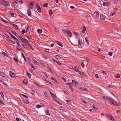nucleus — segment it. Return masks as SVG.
<instances>
[{"mask_svg":"<svg viewBox=\"0 0 121 121\" xmlns=\"http://www.w3.org/2000/svg\"><path fill=\"white\" fill-rule=\"evenodd\" d=\"M94 15L95 17H98L99 16V15L98 13L96 11L94 12Z\"/></svg>","mask_w":121,"mask_h":121,"instance_id":"6","label":"nucleus"},{"mask_svg":"<svg viewBox=\"0 0 121 121\" xmlns=\"http://www.w3.org/2000/svg\"><path fill=\"white\" fill-rule=\"evenodd\" d=\"M23 82L25 84H26L27 83V81L25 79L23 81Z\"/></svg>","mask_w":121,"mask_h":121,"instance_id":"34","label":"nucleus"},{"mask_svg":"<svg viewBox=\"0 0 121 121\" xmlns=\"http://www.w3.org/2000/svg\"><path fill=\"white\" fill-rule=\"evenodd\" d=\"M60 109L61 110H63L65 111V110L64 108L62 107H59Z\"/></svg>","mask_w":121,"mask_h":121,"instance_id":"35","label":"nucleus"},{"mask_svg":"<svg viewBox=\"0 0 121 121\" xmlns=\"http://www.w3.org/2000/svg\"><path fill=\"white\" fill-rule=\"evenodd\" d=\"M4 105V102L3 101L0 99V105L3 106Z\"/></svg>","mask_w":121,"mask_h":121,"instance_id":"26","label":"nucleus"},{"mask_svg":"<svg viewBox=\"0 0 121 121\" xmlns=\"http://www.w3.org/2000/svg\"><path fill=\"white\" fill-rule=\"evenodd\" d=\"M63 91L64 92V93H65V95H66V94L67 95H68V93L67 91H65V90Z\"/></svg>","mask_w":121,"mask_h":121,"instance_id":"37","label":"nucleus"},{"mask_svg":"<svg viewBox=\"0 0 121 121\" xmlns=\"http://www.w3.org/2000/svg\"><path fill=\"white\" fill-rule=\"evenodd\" d=\"M27 14L29 16H30L31 15V11L30 10V9H28L27 10Z\"/></svg>","mask_w":121,"mask_h":121,"instance_id":"16","label":"nucleus"},{"mask_svg":"<svg viewBox=\"0 0 121 121\" xmlns=\"http://www.w3.org/2000/svg\"><path fill=\"white\" fill-rule=\"evenodd\" d=\"M24 40H25V41H26V42H27V43H30L29 41H28V40H27L26 39H24Z\"/></svg>","mask_w":121,"mask_h":121,"instance_id":"62","label":"nucleus"},{"mask_svg":"<svg viewBox=\"0 0 121 121\" xmlns=\"http://www.w3.org/2000/svg\"><path fill=\"white\" fill-rule=\"evenodd\" d=\"M100 19L102 20H105V17L102 15H100Z\"/></svg>","mask_w":121,"mask_h":121,"instance_id":"15","label":"nucleus"},{"mask_svg":"<svg viewBox=\"0 0 121 121\" xmlns=\"http://www.w3.org/2000/svg\"><path fill=\"white\" fill-rule=\"evenodd\" d=\"M72 83L75 84L77 86L78 85V83L77 82L74 80H73L72 81Z\"/></svg>","mask_w":121,"mask_h":121,"instance_id":"21","label":"nucleus"},{"mask_svg":"<svg viewBox=\"0 0 121 121\" xmlns=\"http://www.w3.org/2000/svg\"><path fill=\"white\" fill-rule=\"evenodd\" d=\"M28 46L32 50H34V49L32 47L31 45L29 44H28Z\"/></svg>","mask_w":121,"mask_h":121,"instance_id":"33","label":"nucleus"},{"mask_svg":"<svg viewBox=\"0 0 121 121\" xmlns=\"http://www.w3.org/2000/svg\"><path fill=\"white\" fill-rule=\"evenodd\" d=\"M80 90L82 91H86V89L84 87L81 88Z\"/></svg>","mask_w":121,"mask_h":121,"instance_id":"24","label":"nucleus"},{"mask_svg":"<svg viewBox=\"0 0 121 121\" xmlns=\"http://www.w3.org/2000/svg\"><path fill=\"white\" fill-rule=\"evenodd\" d=\"M12 37V38L14 39H15L16 37L14 36H13V35L12 34H11L10 35Z\"/></svg>","mask_w":121,"mask_h":121,"instance_id":"50","label":"nucleus"},{"mask_svg":"<svg viewBox=\"0 0 121 121\" xmlns=\"http://www.w3.org/2000/svg\"><path fill=\"white\" fill-rule=\"evenodd\" d=\"M87 38L86 37L85 38V42L87 43V45H89V43L88 41L87 40Z\"/></svg>","mask_w":121,"mask_h":121,"instance_id":"27","label":"nucleus"},{"mask_svg":"<svg viewBox=\"0 0 121 121\" xmlns=\"http://www.w3.org/2000/svg\"><path fill=\"white\" fill-rule=\"evenodd\" d=\"M33 60L37 64L38 63V62L37 61L35 60L34 59H33Z\"/></svg>","mask_w":121,"mask_h":121,"instance_id":"61","label":"nucleus"},{"mask_svg":"<svg viewBox=\"0 0 121 121\" xmlns=\"http://www.w3.org/2000/svg\"><path fill=\"white\" fill-rule=\"evenodd\" d=\"M56 43L59 45L61 47H63V45L62 44L58 41H56Z\"/></svg>","mask_w":121,"mask_h":121,"instance_id":"20","label":"nucleus"},{"mask_svg":"<svg viewBox=\"0 0 121 121\" xmlns=\"http://www.w3.org/2000/svg\"><path fill=\"white\" fill-rule=\"evenodd\" d=\"M68 32V33H67V36L69 37H71L72 35V34L71 31L69 30Z\"/></svg>","mask_w":121,"mask_h":121,"instance_id":"5","label":"nucleus"},{"mask_svg":"<svg viewBox=\"0 0 121 121\" xmlns=\"http://www.w3.org/2000/svg\"><path fill=\"white\" fill-rule=\"evenodd\" d=\"M35 6L37 8V9L38 12L39 13H41V9L38 4L36 3Z\"/></svg>","mask_w":121,"mask_h":121,"instance_id":"3","label":"nucleus"},{"mask_svg":"<svg viewBox=\"0 0 121 121\" xmlns=\"http://www.w3.org/2000/svg\"><path fill=\"white\" fill-rule=\"evenodd\" d=\"M30 6H32L34 4L32 2H31L30 3Z\"/></svg>","mask_w":121,"mask_h":121,"instance_id":"64","label":"nucleus"},{"mask_svg":"<svg viewBox=\"0 0 121 121\" xmlns=\"http://www.w3.org/2000/svg\"><path fill=\"white\" fill-rule=\"evenodd\" d=\"M69 30L67 29H64L62 30V31L63 32V33H64L67 34V33H68V30Z\"/></svg>","mask_w":121,"mask_h":121,"instance_id":"9","label":"nucleus"},{"mask_svg":"<svg viewBox=\"0 0 121 121\" xmlns=\"http://www.w3.org/2000/svg\"><path fill=\"white\" fill-rule=\"evenodd\" d=\"M9 74L11 77H14L16 75L15 74L13 73L11 71L10 72H9Z\"/></svg>","mask_w":121,"mask_h":121,"instance_id":"12","label":"nucleus"},{"mask_svg":"<svg viewBox=\"0 0 121 121\" xmlns=\"http://www.w3.org/2000/svg\"><path fill=\"white\" fill-rule=\"evenodd\" d=\"M24 102L25 103L27 104H28L29 103V101L28 100L26 99H24Z\"/></svg>","mask_w":121,"mask_h":121,"instance_id":"29","label":"nucleus"},{"mask_svg":"<svg viewBox=\"0 0 121 121\" xmlns=\"http://www.w3.org/2000/svg\"><path fill=\"white\" fill-rule=\"evenodd\" d=\"M30 64L31 65V67L32 68H33L34 69H35V68L34 67V65L33 64Z\"/></svg>","mask_w":121,"mask_h":121,"instance_id":"57","label":"nucleus"},{"mask_svg":"<svg viewBox=\"0 0 121 121\" xmlns=\"http://www.w3.org/2000/svg\"><path fill=\"white\" fill-rule=\"evenodd\" d=\"M95 76L97 78L98 77V75L97 74H95Z\"/></svg>","mask_w":121,"mask_h":121,"instance_id":"60","label":"nucleus"},{"mask_svg":"<svg viewBox=\"0 0 121 121\" xmlns=\"http://www.w3.org/2000/svg\"><path fill=\"white\" fill-rule=\"evenodd\" d=\"M36 107H37V108H40L41 107V106L40 105H36Z\"/></svg>","mask_w":121,"mask_h":121,"instance_id":"51","label":"nucleus"},{"mask_svg":"<svg viewBox=\"0 0 121 121\" xmlns=\"http://www.w3.org/2000/svg\"><path fill=\"white\" fill-rule=\"evenodd\" d=\"M49 14L50 16H52V10H50L49 11Z\"/></svg>","mask_w":121,"mask_h":121,"instance_id":"30","label":"nucleus"},{"mask_svg":"<svg viewBox=\"0 0 121 121\" xmlns=\"http://www.w3.org/2000/svg\"><path fill=\"white\" fill-rule=\"evenodd\" d=\"M29 26H28L27 28L26 29V31L27 32L29 30Z\"/></svg>","mask_w":121,"mask_h":121,"instance_id":"54","label":"nucleus"},{"mask_svg":"<svg viewBox=\"0 0 121 121\" xmlns=\"http://www.w3.org/2000/svg\"><path fill=\"white\" fill-rule=\"evenodd\" d=\"M37 32L38 33L41 34L42 32V30L41 29H38L37 30Z\"/></svg>","mask_w":121,"mask_h":121,"instance_id":"25","label":"nucleus"},{"mask_svg":"<svg viewBox=\"0 0 121 121\" xmlns=\"http://www.w3.org/2000/svg\"><path fill=\"white\" fill-rule=\"evenodd\" d=\"M0 94L1 95V96H2V98L3 99H4V95H3V93L2 92H1L0 93Z\"/></svg>","mask_w":121,"mask_h":121,"instance_id":"45","label":"nucleus"},{"mask_svg":"<svg viewBox=\"0 0 121 121\" xmlns=\"http://www.w3.org/2000/svg\"><path fill=\"white\" fill-rule=\"evenodd\" d=\"M78 72L80 75H82L85 76H87V75L86 74V73H85L84 72H81L79 71Z\"/></svg>","mask_w":121,"mask_h":121,"instance_id":"7","label":"nucleus"},{"mask_svg":"<svg viewBox=\"0 0 121 121\" xmlns=\"http://www.w3.org/2000/svg\"><path fill=\"white\" fill-rule=\"evenodd\" d=\"M45 113L46 114L48 115L49 116H50V114L49 112V111L47 110H45Z\"/></svg>","mask_w":121,"mask_h":121,"instance_id":"17","label":"nucleus"},{"mask_svg":"<svg viewBox=\"0 0 121 121\" xmlns=\"http://www.w3.org/2000/svg\"><path fill=\"white\" fill-rule=\"evenodd\" d=\"M27 75L30 78H31V74L29 73L28 72H27Z\"/></svg>","mask_w":121,"mask_h":121,"instance_id":"40","label":"nucleus"},{"mask_svg":"<svg viewBox=\"0 0 121 121\" xmlns=\"http://www.w3.org/2000/svg\"><path fill=\"white\" fill-rule=\"evenodd\" d=\"M110 101L112 103V104L114 105H115L116 106H118L120 105V103H117V102L116 101H114L112 99H111Z\"/></svg>","mask_w":121,"mask_h":121,"instance_id":"2","label":"nucleus"},{"mask_svg":"<svg viewBox=\"0 0 121 121\" xmlns=\"http://www.w3.org/2000/svg\"><path fill=\"white\" fill-rule=\"evenodd\" d=\"M81 66L83 68H84V67L85 66V65H84V63H82L81 64Z\"/></svg>","mask_w":121,"mask_h":121,"instance_id":"47","label":"nucleus"},{"mask_svg":"<svg viewBox=\"0 0 121 121\" xmlns=\"http://www.w3.org/2000/svg\"><path fill=\"white\" fill-rule=\"evenodd\" d=\"M71 69L74 70L76 72H79V70H78V68L77 67V66H75V67H74L73 68H71Z\"/></svg>","mask_w":121,"mask_h":121,"instance_id":"11","label":"nucleus"},{"mask_svg":"<svg viewBox=\"0 0 121 121\" xmlns=\"http://www.w3.org/2000/svg\"><path fill=\"white\" fill-rule=\"evenodd\" d=\"M114 3H117L118 2V0H113Z\"/></svg>","mask_w":121,"mask_h":121,"instance_id":"58","label":"nucleus"},{"mask_svg":"<svg viewBox=\"0 0 121 121\" xmlns=\"http://www.w3.org/2000/svg\"><path fill=\"white\" fill-rule=\"evenodd\" d=\"M103 98L105 99H107L109 100H110V101L111 100V99H112L109 97L108 96H104L103 97Z\"/></svg>","mask_w":121,"mask_h":121,"instance_id":"14","label":"nucleus"},{"mask_svg":"<svg viewBox=\"0 0 121 121\" xmlns=\"http://www.w3.org/2000/svg\"><path fill=\"white\" fill-rule=\"evenodd\" d=\"M16 47L17 48V49H18V50H19L20 51H22V50H23L22 48H19L18 46H16Z\"/></svg>","mask_w":121,"mask_h":121,"instance_id":"36","label":"nucleus"},{"mask_svg":"<svg viewBox=\"0 0 121 121\" xmlns=\"http://www.w3.org/2000/svg\"><path fill=\"white\" fill-rule=\"evenodd\" d=\"M108 55L110 56H112V53L111 52H108Z\"/></svg>","mask_w":121,"mask_h":121,"instance_id":"48","label":"nucleus"},{"mask_svg":"<svg viewBox=\"0 0 121 121\" xmlns=\"http://www.w3.org/2000/svg\"><path fill=\"white\" fill-rule=\"evenodd\" d=\"M44 95H45L47 97L48 96V94L46 92H45L44 93Z\"/></svg>","mask_w":121,"mask_h":121,"instance_id":"56","label":"nucleus"},{"mask_svg":"<svg viewBox=\"0 0 121 121\" xmlns=\"http://www.w3.org/2000/svg\"><path fill=\"white\" fill-rule=\"evenodd\" d=\"M62 79L65 82H66V80L64 77H62Z\"/></svg>","mask_w":121,"mask_h":121,"instance_id":"63","label":"nucleus"},{"mask_svg":"<svg viewBox=\"0 0 121 121\" xmlns=\"http://www.w3.org/2000/svg\"><path fill=\"white\" fill-rule=\"evenodd\" d=\"M52 60H53L56 63H57L58 65H61V64L60 63V62H58V61L54 59H52Z\"/></svg>","mask_w":121,"mask_h":121,"instance_id":"13","label":"nucleus"},{"mask_svg":"<svg viewBox=\"0 0 121 121\" xmlns=\"http://www.w3.org/2000/svg\"><path fill=\"white\" fill-rule=\"evenodd\" d=\"M2 54L5 56H6L8 57L7 54L4 52H2Z\"/></svg>","mask_w":121,"mask_h":121,"instance_id":"32","label":"nucleus"},{"mask_svg":"<svg viewBox=\"0 0 121 121\" xmlns=\"http://www.w3.org/2000/svg\"><path fill=\"white\" fill-rule=\"evenodd\" d=\"M13 60H14L15 61H16V62H18V60H17L16 58L13 57Z\"/></svg>","mask_w":121,"mask_h":121,"instance_id":"38","label":"nucleus"},{"mask_svg":"<svg viewBox=\"0 0 121 121\" xmlns=\"http://www.w3.org/2000/svg\"><path fill=\"white\" fill-rule=\"evenodd\" d=\"M86 30V28L85 26H84V28H83L82 30V33L84 34L85 33V31Z\"/></svg>","mask_w":121,"mask_h":121,"instance_id":"22","label":"nucleus"},{"mask_svg":"<svg viewBox=\"0 0 121 121\" xmlns=\"http://www.w3.org/2000/svg\"><path fill=\"white\" fill-rule=\"evenodd\" d=\"M22 34H23L24 33H25L26 32L25 30L24 29H22Z\"/></svg>","mask_w":121,"mask_h":121,"instance_id":"49","label":"nucleus"},{"mask_svg":"<svg viewBox=\"0 0 121 121\" xmlns=\"http://www.w3.org/2000/svg\"><path fill=\"white\" fill-rule=\"evenodd\" d=\"M79 40L78 41V44L80 45L81 46L82 44V43L80 41V39H79Z\"/></svg>","mask_w":121,"mask_h":121,"instance_id":"31","label":"nucleus"},{"mask_svg":"<svg viewBox=\"0 0 121 121\" xmlns=\"http://www.w3.org/2000/svg\"><path fill=\"white\" fill-rule=\"evenodd\" d=\"M21 41L23 42V43L25 42V40H24V39H23V38H22V39H21Z\"/></svg>","mask_w":121,"mask_h":121,"instance_id":"52","label":"nucleus"},{"mask_svg":"<svg viewBox=\"0 0 121 121\" xmlns=\"http://www.w3.org/2000/svg\"><path fill=\"white\" fill-rule=\"evenodd\" d=\"M31 92L32 94H34L35 93V92L33 90H32L31 91Z\"/></svg>","mask_w":121,"mask_h":121,"instance_id":"46","label":"nucleus"},{"mask_svg":"<svg viewBox=\"0 0 121 121\" xmlns=\"http://www.w3.org/2000/svg\"><path fill=\"white\" fill-rule=\"evenodd\" d=\"M11 31H12V33L15 35V36H16V35H15V34H17L16 33V32L14 31L13 30H11Z\"/></svg>","mask_w":121,"mask_h":121,"instance_id":"39","label":"nucleus"},{"mask_svg":"<svg viewBox=\"0 0 121 121\" xmlns=\"http://www.w3.org/2000/svg\"><path fill=\"white\" fill-rule=\"evenodd\" d=\"M0 76L3 77H4L5 76L4 73L3 72H0Z\"/></svg>","mask_w":121,"mask_h":121,"instance_id":"18","label":"nucleus"},{"mask_svg":"<svg viewBox=\"0 0 121 121\" xmlns=\"http://www.w3.org/2000/svg\"><path fill=\"white\" fill-rule=\"evenodd\" d=\"M66 84L67 85L71 86V83L70 82L66 83Z\"/></svg>","mask_w":121,"mask_h":121,"instance_id":"55","label":"nucleus"},{"mask_svg":"<svg viewBox=\"0 0 121 121\" xmlns=\"http://www.w3.org/2000/svg\"><path fill=\"white\" fill-rule=\"evenodd\" d=\"M66 101L67 103L69 104H71V101L69 100H66Z\"/></svg>","mask_w":121,"mask_h":121,"instance_id":"43","label":"nucleus"},{"mask_svg":"<svg viewBox=\"0 0 121 121\" xmlns=\"http://www.w3.org/2000/svg\"><path fill=\"white\" fill-rule=\"evenodd\" d=\"M9 13L11 16H13V17H14V14L13 13L10 12Z\"/></svg>","mask_w":121,"mask_h":121,"instance_id":"44","label":"nucleus"},{"mask_svg":"<svg viewBox=\"0 0 121 121\" xmlns=\"http://www.w3.org/2000/svg\"><path fill=\"white\" fill-rule=\"evenodd\" d=\"M1 3L6 6H9L10 5V4L9 2L4 0H1Z\"/></svg>","mask_w":121,"mask_h":121,"instance_id":"1","label":"nucleus"},{"mask_svg":"<svg viewBox=\"0 0 121 121\" xmlns=\"http://www.w3.org/2000/svg\"><path fill=\"white\" fill-rule=\"evenodd\" d=\"M6 40L7 41L10 43L12 44H15V43L13 42V41H12V40H11V39H9L8 38H6Z\"/></svg>","mask_w":121,"mask_h":121,"instance_id":"8","label":"nucleus"},{"mask_svg":"<svg viewBox=\"0 0 121 121\" xmlns=\"http://www.w3.org/2000/svg\"><path fill=\"white\" fill-rule=\"evenodd\" d=\"M11 25H12V26L13 27H14L16 28L17 29L18 28V26L17 25L13 23Z\"/></svg>","mask_w":121,"mask_h":121,"instance_id":"19","label":"nucleus"},{"mask_svg":"<svg viewBox=\"0 0 121 121\" xmlns=\"http://www.w3.org/2000/svg\"><path fill=\"white\" fill-rule=\"evenodd\" d=\"M48 4L47 3H45L43 4V6L44 7H46L48 6Z\"/></svg>","mask_w":121,"mask_h":121,"instance_id":"42","label":"nucleus"},{"mask_svg":"<svg viewBox=\"0 0 121 121\" xmlns=\"http://www.w3.org/2000/svg\"><path fill=\"white\" fill-rule=\"evenodd\" d=\"M114 77L117 78H119L120 77V76L119 74H118L116 75Z\"/></svg>","mask_w":121,"mask_h":121,"instance_id":"28","label":"nucleus"},{"mask_svg":"<svg viewBox=\"0 0 121 121\" xmlns=\"http://www.w3.org/2000/svg\"><path fill=\"white\" fill-rule=\"evenodd\" d=\"M51 79L53 80L56 82H57V81L55 79L51 77Z\"/></svg>","mask_w":121,"mask_h":121,"instance_id":"41","label":"nucleus"},{"mask_svg":"<svg viewBox=\"0 0 121 121\" xmlns=\"http://www.w3.org/2000/svg\"><path fill=\"white\" fill-rule=\"evenodd\" d=\"M55 56L57 59H61V57L59 55H56L55 56Z\"/></svg>","mask_w":121,"mask_h":121,"instance_id":"23","label":"nucleus"},{"mask_svg":"<svg viewBox=\"0 0 121 121\" xmlns=\"http://www.w3.org/2000/svg\"><path fill=\"white\" fill-rule=\"evenodd\" d=\"M1 20L2 21L4 22H5V23H7V22H6L5 20H4V19H3V18H2V19H1Z\"/></svg>","mask_w":121,"mask_h":121,"instance_id":"59","label":"nucleus"},{"mask_svg":"<svg viewBox=\"0 0 121 121\" xmlns=\"http://www.w3.org/2000/svg\"><path fill=\"white\" fill-rule=\"evenodd\" d=\"M45 81L48 83L51 84L52 83L46 80V79H45Z\"/></svg>","mask_w":121,"mask_h":121,"instance_id":"53","label":"nucleus"},{"mask_svg":"<svg viewBox=\"0 0 121 121\" xmlns=\"http://www.w3.org/2000/svg\"><path fill=\"white\" fill-rule=\"evenodd\" d=\"M20 0H14V2L13 3V5H16L19 2Z\"/></svg>","mask_w":121,"mask_h":121,"instance_id":"10","label":"nucleus"},{"mask_svg":"<svg viewBox=\"0 0 121 121\" xmlns=\"http://www.w3.org/2000/svg\"><path fill=\"white\" fill-rule=\"evenodd\" d=\"M106 116L109 119L112 120H113L114 119L110 114H106Z\"/></svg>","mask_w":121,"mask_h":121,"instance_id":"4","label":"nucleus"}]
</instances>
